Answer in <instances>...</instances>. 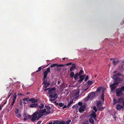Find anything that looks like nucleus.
Wrapping results in <instances>:
<instances>
[{
    "mask_svg": "<svg viewBox=\"0 0 124 124\" xmlns=\"http://www.w3.org/2000/svg\"><path fill=\"white\" fill-rule=\"evenodd\" d=\"M72 64V63L71 62H69L68 63H67L65 64L66 65H67V66H69L70 65H71V64Z\"/></svg>",
    "mask_w": 124,
    "mask_h": 124,
    "instance_id": "nucleus-51",
    "label": "nucleus"
},
{
    "mask_svg": "<svg viewBox=\"0 0 124 124\" xmlns=\"http://www.w3.org/2000/svg\"><path fill=\"white\" fill-rule=\"evenodd\" d=\"M22 99H20V103H19V105L20 106H21L22 105Z\"/></svg>",
    "mask_w": 124,
    "mask_h": 124,
    "instance_id": "nucleus-46",
    "label": "nucleus"
},
{
    "mask_svg": "<svg viewBox=\"0 0 124 124\" xmlns=\"http://www.w3.org/2000/svg\"><path fill=\"white\" fill-rule=\"evenodd\" d=\"M37 112H38V114L37 118L39 119L43 115L44 113L46 112V109L45 108H44L43 110L41 109H38Z\"/></svg>",
    "mask_w": 124,
    "mask_h": 124,
    "instance_id": "nucleus-2",
    "label": "nucleus"
},
{
    "mask_svg": "<svg viewBox=\"0 0 124 124\" xmlns=\"http://www.w3.org/2000/svg\"><path fill=\"white\" fill-rule=\"evenodd\" d=\"M90 94H88V96L87 97L85 98V101H87V100H88L90 98V97H89V96H90Z\"/></svg>",
    "mask_w": 124,
    "mask_h": 124,
    "instance_id": "nucleus-30",
    "label": "nucleus"
},
{
    "mask_svg": "<svg viewBox=\"0 0 124 124\" xmlns=\"http://www.w3.org/2000/svg\"><path fill=\"white\" fill-rule=\"evenodd\" d=\"M115 60V59H114V60H113V61H112V63L114 65L116 66L117 63Z\"/></svg>",
    "mask_w": 124,
    "mask_h": 124,
    "instance_id": "nucleus-32",
    "label": "nucleus"
},
{
    "mask_svg": "<svg viewBox=\"0 0 124 124\" xmlns=\"http://www.w3.org/2000/svg\"><path fill=\"white\" fill-rule=\"evenodd\" d=\"M23 116L24 117H26V118H30L31 117L30 116L28 115L25 113L24 114Z\"/></svg>",
    "mask_w": 124,
    "mask_h": 124,
    "instance_id": "nucleus-24",
    "label": "nucleus"
},
{
    "mask_svg": "<svg viewBox=\"0 0 124 124\" xmlns=\"http://www.w3.org/2000/svg\"><path fill=\"white\" fill-rule=\"evenodd\" d=\"M122 99H122V97L119 98L118 100V101H117V102H118V103L121 102L122 101Z\"/></svg>",
    "mask_w": 124,
    "mask_h": 124,
    "instance_id": "nucleus-33",
    "label": "nucleus"
},
{
    "mask_svg": "<svg viewBox=\"0 0 124 124\" xmlns=\"http://www.w3.org/2000/svg\"><path fill=\"white\" fill-rule=\"evenodd\" d=\"M56 120L54 121L53 122H52L49 123L48 124H56Z\"/></svg>",
    "mask_w": 124,
    "mask_h": 124,
    "instance_id": "nucleus-41",
    "label": "nucleus"
},
{
    "mask_svg": "<svg viewBox=\"0 0 124 124\" xmlns=\"http://www.w3.org/2000/svg\"><path fill=\"white\" fill-rule=\"evenodd\" d=\"M101 87H99L97 89L96 91L97 92H100L101 91Z\"/></svg>",
    "mask_w": 124,
    "mask_h": 124,
    "instance_id": "nucleus-35",
    "label": "nucleus"
},
{
    "mask_svg": "<svg viewBox=\"0 0 124 124\" xmlns=\"http://www.w3.org/2000/svg\"><path fill=\"white\" fill-rule=\"evenodd\" d=\"M116 62L117 64L119 62V60L117 59L116 61Z\"/></svg>",
    "mask_w": 124,
    "mask_h": 124,
    "instance_id": "nucleus-62",
    "label": "nucleus"
},
{
    "mask_svg": "<svg viewBox=\"0 0 124 124\" xmlns=\"http://www.w3.org/2000/svg\"><path fill=\"white\" fill-rule=\"evenodd\" d=\"M15 101L13 100V101H12V104H11V106H10V107L11 108V109L12 108V106L14 104L15 102Z\"/></svg>",
    "mask_w": 124,
    "mask_h": 124,
    "instance_id": "nucleus-43",
    "label": "nucleus"
},
{
    "mask_svg": "<svg viewBox=\"0 0 124 124\" xmlns=\"http://www.w3.org/2000/svg\"><path fill=\"white\" fill-rule=\"evenodd\" d=\"M49 96L51 98L49 100L50 101L55 100L58 97L57 94L55 93L52 94H49Z\"/></svg>",
    "mask_w": 124,
    "mask_h": 124,
    "instance_id": "nucleus-5",
    "label": "nucleus"
},
{
    "mask_svg": "<svg viewBox=\"0 0 124 124\" xmlns=\"http://www.w3.org/2000/svg\"><path fill=\"white\" fill-rule=\"evenodd\" d=\"M28 102V101H27L26 102H23V103L25 104H27Z\"/></svg>",
    "mask_w": 124,
    "mask_h": 124,
    "instance_id": "nucleus-60",
    "label": "nucleus"
},
{
    "mask_svg": "<svg viewBox=\"0 0 124 124\" xmlns=\"http://www.w3.org/2000/svg\"><path fill=\"white\" fill-rule=\"evenodd\" d=\"M111 78L115 80V78H116V76L115 75H114L113 76H112L111 77Z\"/></svg>",
    "mask_w": 124,
    "mask_h": 124,
    "instance_id": "nucleus-49",
    "label": "nucleus"
},
{
    "mask_svg": "<svg viewBox=\"0 0 124 124\" xmlns=\"http://www.w3.org/2000/svg\"><path fill=\"white\" fill-rule=\"evenodd\" d=\"M93 109L94 111V112H95V113L97 111V109L95 106H94L93 107Z\"/></svg>",
    "mask_w": 124,
    "mask_h": 124,
    "instance_id": "nucleus-38",
    "label": "nucleus"
},
{
    "mask_svg": "<svg viewBox=\"0 0 124 124\" xmlns=\"http://www.w3.org/2000/svg\"><path fill=\"white\" fill-rule=\"evenodd\" d=\"M44 105L43 103H41L39 106L38 108L40 109H42L43 108Z\"/></svg>",
    "mask_w": 124,
    "mask_h": 124,
    "instance_id": "nucleus-20",
    "label": "nucleus"
},
{
    "mask_svg": "<svg viewBox=\"0 0 124 124\" xmlns=\"http://www.w3.org/2000/svg\"><path fill=\"white\" fill-rule=\"evenodd\" d=\"M113 84V83L112 84L110 85L109 87L110 88L111 91L110 92H111L112 91H114L116 89V88L117 86H116V85L115 84Z\"/></svg>",
    "mask_w": 124,
    "mask_h": 124,
    "instance_id": "nucleus-9",
    "label": "nucleus"
},
{
    "mask_svg": "<svg viewBox=\"0 0 124 124\" xmlns=\"http://www.w3.org/2000/svg\"><path fill=\"white\" fill-rule=\"evenodd\" d=\"M50 85V83H47L46 84V85H44V87H45V88H46L47 86H49Z\"/></svg>",
    "mask_w": 124,
    "mask_h": 124,
    "instance_id": "nucleus-40",
    "label": "nucleus"
},
{
    "mask_svg": "<svg viewBox=\"0 0 124 124\" xmlns=\"http://www.w3.org/2000/svg\"><path fill=\"white\" fill-rule=\"evenodd\" d=\"M56 124H65V122L62 120L59 121L58 120H56Z\"/></svg>",
    "mask_w": 124,
    "mask_h": 124,
    "instance_id": "nucleus-15",
    "label": "nucleus"
},
{
    "mask_svg": "<svg viewBox=\"0 0 124 124\" xmlns=\"http://www.w3.org/2000/svg\"><path fill=\"white\" fill-rule=\"evenodd\" d=\"M83 80H82V79H80L78 80V81L79 82H81Z\"/></svg>",
    "mask_w": 124,
    "mask_h": 124,
    "instance_id": "nucleus-59",
    "label": "nucleus"
},
{
    "mask_svg": "<svg viewBox=\"0 0 124 124\" xmlns=\"http://www.w3.org/2000/svg\"><path fill=\"white\" fill-rule=\"evenodd\" d=\"M78 104L79 106H82L83 104L82 102H78Z\"/></svg>",
    "mask_w": 124,
    "mask_h": 124,
    "instance_id": "nucleus-50",
    "label": "nucleus"
},
{
    "mask_svg": "<svg viewBox=\"0 0 124 124\" xmlns=\"http://www.w3.org/2000/svg\"><path fill=\"white\" fill-rule=\"evenodd\" d=\"M64 66V65L63 64H57L56 63H54L53 64L51 65V66L50 65V66L51 68H52L53 67H54L55 66H56L57 67H61V66Z\"/></svg>",
    "mask_w": 124,
    "mask_h": 124,
    "instance_id": "nucleus-14",
    "label": "nucleus"
},
{
    "mask_svg": "<svg viewBox=\"0 0 124 124\" xmlns=\"http://www.w3.org/2000/svg\"><path fill=\"white\" fill-rule=\"evenodd\" d=\"M38 70H37L35 72H34L33 73H32L31 74V75H32L33 73H35L38 72H39L40 71L41 69V67H39L38 68Z\"/></svg>",
    "mask_w": 124,
    "mask_h": 124,
    "instance_id": "nucleus-25",
    "label": "nucleus"
},
{
    "mask_svg": "<svg viewBox=\"0 0 124 124\" xmlns=\"http://www.w3.org/2000/svg\"><path fill=\"white\" fill-rule=\"evenodd\" d=\"M67 108V106L66 105H64L62 107V109H64L65 108Z\"/></svg>",
    "mask_w": 124,
    "mask_h": 124,
    "instance_id": "nucleus-52",
    "label": "nucleus"
},
{
    "mask_svg": "<svg viewBox=\"0 0 124 124\" xmlns=\"http://www.w3.org/2000/svg\"><path fill=\"white\" fill-rule=\"evenodd\" d=\"M121 81V78H116L113 81V84L118 85Z\"/></svg>",
    "mask_w": 124,
    "mask_h": 124,
    "instance_id": "nucleus-7",
    "label": "nucleus"
},
{
    "mask_svg": "<svg viewBox=\"0 0 124 124\" xmlns=\"http://www.w3.org/2000/svg\"><path fill=\"white\" fill-rule=\"evenodd\" d=\"M116 96L118 97L122 96L123 94V92L119 89L118 88L115 91Z\"/></svg>",
    "mask_w": 124,
    "mask_h": 124,
    "instance_id": "nucleus-6",
    "label": "nucleus"
},
{
    "mask_svg": "<svg viewBox=\"0 0 124 124\" xmlns=\"http://www.w3.org/2000/svg\"><path fill=\"white\" fill-rule=\"evenodd\" d=\"M45 107L47 110V112L46 111V114H49L51 112L50 111L51 109L50 107L49 106H45Z\"/></svg>",
    "mask_w": 124,
    "mask_h": 124,
    "instance_id": "nucleus-12",
    "label": "nucleus"
},
{
    "mask_svg": "<svg viewBox=\"0 0 124 124\" xmlns=\"http://www.w3.org/2000/svg\"><path fill=\"white\" fill-rule=\"evenodd\" d=\"M102 103L101 101H97L96 107L99 108V110H102L104 109V107H101L102 105Z\"/></svg>",
    "mask_w": 124,
    "mask_h": 124,
    "instance_id": "nucleus-4",
    "label": "nucleus"
},
{
    "mask_svg": "<svg viewBox=\"0 0 124 124\" xmlns=\"http://www.w3.org/2000/svg\"><path fill=\"white\" fill-rule=\"evenodd\" d=\"M54 103H55V105L56 106H57L59 105V104L58 103H57L56 102V101H55L54 102Z\"/></svg>",
    "mask_w": 124,
    "mask_h": 124,
    "instance_id": "nucleus-54",
    "label": "nucleus"
},
{
    "mask_svg": "<svg viewBox=\"0 0 124 124\" xmlns=\"http://www.w3.org/2000/svg\"><path fill=\"white\" fill-rule=\"evenodd\" d=\"M73 100H72V101H70L69 103L67 105V108H69L71 104L73 103Z\"/></svg>",
    "mask_w": 124,
    "mask_h": 124,
    "instance_id": "nucleus-21",
    "label": "nucleus"
},
{
    "mask_svg": "<svg viewBox=\"0 0 124 124\" xmlns=\"http://www.w3.org/2000/svg\"><path fill=\"white\" fill-rule=\"evenodd\" d=\"M56 89L54 87L49 88L48 91V93L49 94H52L55 93Z\"/></svg>",
    "mask_w": 124,
    "mask_h": 124,
    "instance_id": "nucleus-8",
    "label": "nucleus"
},
{
    "mask_svg": "<svg viewBox=\"0 0 124 124\" xmlns=\"http://www.w3.org/2000/svg\"><path fill=\"white\" fill-rule=\"evenodd\" d=\"M7 102V100H6L4 103H3V105H5L6 103V102Z\"/></svg>",
    "mask_w": 124,
    "mask_h": 124,
    "instance_id": "nucleus-63",
    "label": "nucleus"
},
{
    "mask_svg": "<svg viewBox=\"0 0 124 124\" xmlns=\"http://www.w3.org/2000/svg\"><path fill=\"white\" fill-rule=\"evenodd\" d=\"M101 99L102 100L104 101V94H102L101 95Z\"/></svg>",
    "mask_w": 124,
    "mask_h": 124,
    "instance_id": "nucleus-34",
    "label": "nucleus"
},
{
    "mask_svg": "<svg viewBox=\"0 0 124 124\" xmlns=\"http://www.w3.org/2000/svg\"><path fill=\"white\" fill-rule=\"evenodd\" d=\"M121 74L120 73H118L116 74V75H115L116 78H118V77H120L121 76Z\"/></svg>",
    "mask_w": 124,
    "mask_h": 124,
    "instance_id": "nucleus-37",
    "label": "nucleus"
},
{
    "mask_svg": "<svg viewBox=\"0 0 124 124\" xmlns=\"http://www.w3.org/2000/svg\"><path fill=\"white\" fill-rule=\"evenodd\" d=\"M17 92H16L14 94V95L13 97V100L15 101L17 97L16 95Z\"/></svg>",
    "mask_w": 124,
    "mask_h": 124,
    "instance_id": "nucleus-19",
    "label": "nucleus"
},
{
    "mask_svg": "<svg viewBox=\"0 0 124 124\" xmlns=\"http://www.w3.org/2000/svg\"><path fill=\"white\" fill-rule=\"evenodd\" d=\"M117 71H115L113 72V73H115L117 72Z\"/></svg>",
    "mask_w": 124,
    "mask_h": 124,
    "instance_id": "nucleus-64",
    "label": "nucleus"
},
{
    "mask_svg": "<svg viewBox=\"0 0 124 124\" xmlns=\"http://www.w3.org/2000/svg\"><path fill=\"white\" fill-rule=\"evenodd\" d=\"M3 106V105H2L0 106V110H1L2 109V108Z\"/></svg>",
    "mask_w": 124,
    "mask_h": 124,
    "instance_id": "nucleus-57",
    "label": "nucleus"
},
{
    "mask_svg": "<svg viewBox=\"0 0 124 124\" xmlns=\"http://www.w3.org/2000/svg\"><path fill=\"white\" fill-rule=\"evenodd\" d=\"M71 120H69L68 121H66L65 123V124H69L71 122Z\"/></svg>",
    "mask_w": 124,
    "mask_h": 124,
    "instance_id": "nucleus-42",
    "label": "nucleus"
},
{
    "mask_svg": "<svg viewBox=\"0 0 124 124\" xmlns=\"http://www.w3.org/2000/svg\"><path fill=\"white\" fill-rule=\"evenodd\" d=\"M36 118L35 116H32V117L31 119V120L32 122L35 121L36 119Z\"/></svg>",
    "mask_w": 124,
    "mask_h": 124,
    "instance_id": "nucleus-29",
    "label": "nucleus"
},
{
    "mask_svg": "<svg viewBox=\"0 0 124 124\" xmlns=\"http://www.w3.org/2000/svg\"><path fill=\"white\" fill-rule=\"evenodd\" d=\"M74 74L73 72L71 71L70 73V77L71 78H73L74 76Z\"/></svg>",
    "mask_w": 124,
    "mask_h": 124,
    "instance_id": "nucleus-28",
    "label": "nucleus"
},
{
    "mask_svg": "<svg viewBox=\"0 0 124 124\" xmlns=\"http://www.w3.org/2000/svg\"><path fill=\"white\" fill-rule=\"evenodd\" d=\"M45 89L44 90V91H47V90H49V88H45Z\"/></svg>",
    "mask_w": 124,
    "mask_h": 124,
    "instance_id": "nucleus-55",
    "label": "nucleus"
},
{
    "mask_svg": "<svg viewBox=\"0 0 124 124\" xmlns=\"http://www.w3.org/2000/svg\"><path fill=\"white\" fill-rule=\"evenodd\" d=\"M96 116H97L95 112L93 111L92 113L91 114L90 117L91 118H93L94 119H95Z\"/></svg>",
    "mask_w": 124,
    "mask_h": 124,
    "instance_id": "nucleus-16",
    "label": "nucleus"
},
{
    "mask_svg": "<svg viewBox=\"0 0 124 124\" xmlns=\"http://www.w3.org/2000/svg\"><path fill=\"white\" fill-rule=\"evenodd\" d=\"M93 83V82L91 81H89L88 82V85H91Z\"/></svg>",
    "mask_w": 124,
    "mask_h": 124,
    "instance_id": "nucleus-36",
    "label": "nucleus"
},
{
    "mask_svg": "<svg viewBox=\"0 0 124 124\" xmlns=\"http://www.w3.org/2000/svg\"><path fill=\"white\" fill-rule=\"evenodd\" d=\"M19 111V109L18 108H16V109L15 111V114L16 115L18 114Z\"/></svg>",
    "mask_w": 124,
    "mask_h": 124,
    "instance_id": "nucleus-39",
    "label": "nucleus"
},
{
    "mask_svg": "<svg viewBox=\"0 0 124 124\" xmlns=\"http://www.w3.org/2000/svg\"><path fill=\"white\" fill-rule=\"evenodd\" d=\"M41 122V121H39L38 122L37 124H40Z\"/></svg>",
    "mask_w": 124,
    "mask_h": 124,
    "instance_id": "nucleus-58",
    "label": "nucleus"
},
{
    "mask_svg": "<svg viewBox=\"0 0 124 124\" xmlns=\"http://www.w3.org/2000/svg\"><path fill=\"white\" fill-rule=\"evenodd\" d=\"M77 105H74L72 106V108H77Z\"/></svg>",
    "mask_w": 124,
    "mask_h": 124,
    "instance_id": "nucleus-53",
    "label": "nucleus"
},
{
    "mask_svg": "<svg viewBox=\"0 0 124 124\" xmlns=\"http://www.w3.org/2000/svg\"><path fill=\"white\" fill-rule=\"evenodd\" d=\"M89 94H90V95L89 96L90 97L94 98L95 97V93L94 92H91L89 93Z\"/></svg>",
    "mask_w": 124,
    "mask_h": 124,
    "instance_id": "nucleus-18",
    "label": "nucleus"
},
{
    "mask_svg": "<svg viewBox=\"0 0 124 124\" xmlns=\"http://www.w3.org/2000/svg\"><path fill=\"white\" fill-rule=\"evenodd\" d=\"M17 116L18 117H19L21 116V115L20 114H17Z\"/></svg>",
    "mask_w": 124,
    "mask_h": 124,
    "instance_id": "nucleus-61",
    "label": "nucleus"
},
{
    "mask_svg": "<svg viewBox=\"0 0 124 124\" xmlns=\"http://www.w3.org/2000/svg\"><path fill=\"white\" fill-rule=\"evenodd\" d=\"M59 105L60 107H62L63 106L64 104L62 103H60L59 104Z\"/></svg>",
    "mask_w": 124,
    "mask_h": 124,
    "instance_id": "nucleus-44",
    "label": "nucleus"
},
{
    "mask_svg": "<svg viewBox=\"0 0 124 124\" xmlns=\"http://www.w3.org/2000/svg\"><path fill=\"white\" fill-rule=\"evenodd\" d=\"M23 100L24 101H29L32 102V103H36L38 101V99H35L34 98H31L30 99L29 98H24L23 99Z\"/></svg>",
    "mask_w": 124,
    "mask_h": 124,
    "instance_id": "nucleus-3",
    "label": "nucleus"
},
{
    "mask_svg": "<svg viewBox=\"0 0 124 124\" xmlns=\"http://www.w3.org/2000/svg\"><path fill=\"white\" fill-rule=\"evenodd\" d=\"M123 108V106L120 104H117L116 105V109L117 110H120Z\"/></svg>",
    "mask_w": 124,
    "mask_h": 124,
    "instance_id": "nucleus-13",
    "label": "nucleus"
},
{
    "mask_svg": "<svg viewBox=\"0 0 124 124\" xmlns=\"http://www.w3.org/2000/svg\"><path fill=\"white\" fill-rule=\"evenodd\" d=\"M85 108L86 106L85 105H83L81 106L78 109L79 112L81 113L84 112Z\"/></svg>",
    "mask_w": 124,
    "mask_h": 124,
    "instance_id": "nucleus-10",
    "label": "nucleus"
},
{
    "mask_svg": "<svg viewBox=\"0 0 124 124\" xmlns=\"http://www.w3.org/2000/svg\"><path fill=\"white\" fill-rule=\"evenodd\" d=\"M88 76H87L86 77L85 79V82L86 81L88 80Z\"/></svg>",
    "mask_w": 124,
    "mask_h": 124,
    "instance_id": "nucleus-47",
    "label": "nucleus"
},
{
    "mask_svg": "<svg viewBox=\"0 0 124 124\" xmlns=\"http://www.w3.org/2000/svg\"><path fill=\"white\" fill-rule=\"evenodd\" d=\"M85 75H81L79 77V78L82 79V80H83L85 78Z\"/></svg>",
    "mask_w": 124,
    "mask_h": 124,
    "instance_id": "nucleus-23",
    "label": "nucleus"
},
{
    "mask_svg": "<svg viewBox=\"0 0 124 124\" xmlns=\"http://www.w3.org/2000/svg\"><path fill=\"white\" fill-rule=\"evenodd\" d=\"M50 68L48 67L46 69V71H44L43 73V81L44 82L43 83V84H44V85H46V84L47 83L46 81H45L44 79L46 78L47 75L48 73H50Z\"/></svg>",
    "mask_w": 124,
    "mask_h": 124,
    "instance_id": "nucleus-1",
    "label": "nucleus"
},
{
    "mask_svg": "<svg viewBox=\"0 0 124 124\" xmlns=\"http://www.w3.org/2000/svg\"><path fill=\"white\" fill-rule=\"evenodd\" d=\"M38 114V112H35L33 114L32 116H35L36 118H37V115Z\"/></svg>",
    "mask_w": 124,
    "mask_h": 124,
    "instance_id": "nucleus-31",
    "label": "nucleus"
},
{
    "mask_svg": "<svg viewBox=\"0 0 124 124\" xmlns=\"http://www.w3.org/2000/svg\"><path fill=\"white\" fill-rule=\"evenodd\" d=\"M79 75L78 73H76L75 75H74V78L75 79H76L77 78L78 76H79Z\"/></svg>",
    "mask_w": 124,
    "mask_h": 124,
    "instance_id": "nucleus-26",
    "label": "nucleus"
},
{
    "mask_svg": "<svg viewBox=\"0 0 124 124\" xmlns=\"http://www.w3.org/2000/svg\"><path fill=\"white\" fill-rule=\"evenodd\" d=\"M24 95V94H22V93H18L17 94V96H23Z\"/></svg>",
    "mask_w": 124,
    "mask_h": 124,
    "instance_id": "nucleus-48",
    "label": "nucleus"
},
{
    "mask_svg": "<svg viewBox=\"0 0 124 124\" xmlns=\"http://www.w3.org/2000/svg\"><path fill=\"white\" fill-rule=\"evenodd\" d=\"M113 105H114L116 104L117 102V101L114 98L113 100Z\"/></svg>",
    "mask_w": 124,
    "mask_h": 124,
    "instance_id": "nucleus-27",
    "label": "nucleus"
},
{
    "mask_svg": "<svg viewBox=\"0 0 124 124\" xmlns=\"http://www.w3.org/2000/svg\"><path fill=\"white\" fill-rule=\"evenodd\" d=\"M89 88V86H88L87 88L85 89L84 90V91H87V90L88 89V88Z\"/></svg>",
    "mask_w": 124,
    "mask_h": 124,
    "instance_id": "nucleus-56",
    "label": "nucleus"
},
{
    "mask_svg": "<svg viewBox=\"0 0 124 124\" xmlns=\"http://www.w3.org/2000/svg\"><path fill=\"white\" fill-rule=\"evenodd\" d=\"M76 66L75 64L74 63L72 64V65L70 67V71H72L74 70L76 68Z\"/></svg>",
    "mask_w": 124,
    "mask_h": 124,
    "instance_id": "nucleus-17",
    "label": "nucleus"
},
{
    "mask_svg": "<svg viewBox=\"0 0 124 124\" xmlns=\"http://www.w3.org/2000/svg\"><path fill=\"white\" fill-rule=\"evenodd\" d=\"M38 104L36 103H33L30 105L29 107L31 108H36L38 107Z\"/></svg>",
    "mask_w": 124,
    "mask_h": 124,
    "instance_id": "nucleus-11",
    "label": "nucleus"
},
{
    "mask_svg": "<svg viewBox=\"0 0 124 124\" xmlns=\"http://www.w3.org/2000/svg\"><path fill=\"white\" fill-rule=\"evenodd\" d=\"M89 121L92 124H94V121L92 118L90 117L89 119Z\"/></svg>",
    "mask_w": 124,
    "mask_h": 124,
    "instance_id": "nucleus-22",
    "label": "nucleus"
},
{
    "mask_svg": "<svg viewBox=\"0 0 124 124\" xmlns=\"http://www.w3.org/2000/svg\"><path fill=\"white\" fill-rule=\"evenodd\" d=\"M83 72V71L82 70H80V71H79V73L78 74L79 75V76L82 74Z\"/></svg>",
    "mask_w": 124,
    "mask_h": 124,
    "instance_id": "nucleus-45",
    "label": "nucleus"
}]
</instances>
